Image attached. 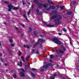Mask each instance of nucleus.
<instances>
[{
    "instance_id": "nucleus-1",
    "label": "nucleus",
    "mask_w": 79,
    "mask_h": 79,
    "mask_svg": "<svg viewBox=\"0 0 79 79\" xmlns=\"http://www.w3.org/2000/svg\"><path fill=\"white\" fill-rule=\"evenodd\" d=\"M50 66V64L48 63L45 65H44L40 67V71L41 72H43L44 71V69H46L47 68H48Z\"/></svg>"
},
{
    "instance_id": "nucleus-2",
    "label": "nucleus",
    "mask_w": 79,
    "mask_h": 79,
    "mask_svg": "<svg viewBox=\"0 0 79 79\" xmlns=\"http://www.w3.org/2000/svg\"><path fill=\"white\" fill-rule=\"evenodd\" d=\"M8 7L9 8L8 10L9 11H10L11 9H13V10H18V8L17 7H13V6L11 4H9V5H8Z\"/></svg>"
},
{
    "instance_id": "nucleus-3",
    "label": "nucleus",
    "mask_w": 79,
    "mask_h": 79,
    "mask_svg": "<svg viewBox=\"0 0 79 79\" xmlns=\"http://www.w3.org/2000/svg\"><path fill=\"white\" fill-rule=\"evenodd\" d=\"M52 40L53 42L55 43V44H59V45L61 44V42L59 41L58 39L53 38L52 39Z\"/></svg>"
},
{
    "instance_id": "nucleus-4",
    "label": "nucleus",
    "mask_w": 79,
    "mask_h": 79,
    "mask_svg": "<svg viewBox=\"0 0 79 79\" xmlns=\"http://www.w3.org/2000/svg\"><path fill=\"white\" fill-rule=\"evenodd\" d=\"M38 6L40 8H42V6H43L44 8H47V7H48V4H47V3H46L45 4H43L39 3V4Z\"/></svg>"
},
{
    "instance_id": "nucleus-5",
    "label": "nucleus",
    "mask_w": 79,
    "mask_h": 79,
    "mask_svg": "<svg viewBox=\"0 0 79 79\" xmlns=\"http://www.w3.org/2000/svg\"><path fill=\"white\" fill-rule=\"evenodd\" d=\"M20 69V70H22V72H20L19 73V75L20 76H21L22 77H24L25 75H24V70L23 69Z\"/></svg>"
},
{
    "instance_id": "nucleus-6",
    "label": "nucleus",
    "mask_w": 79,
    "mask_h": 79,
    "mask_svg": "<svg viewBox=\"0 0 79 79\" xmlns=\"http://www.w3.org/2000/svg\"><path fill=\"white\" fill-rule=\"evenodd\" d=\"M54 51L55 52H56V54H58V55H59L60 54V53H61L62 54H64V52L62 51L61 50H59L58 52V50L57 49H55Z\"/></svg>"
},
{
    "instance_id": "nucleus-7",
    "label": "nucleus",
    "mask_w": 79,
    "mask_h": 79,
    "mask_svg": "<svg viewBox=\"0 0 79 79\" xmlns=\"http://www.w3.org/2000/svg\"><path fill=\"white\" fill-rule=\"evenodd\" d=\"M36 12L37 13L38 15H42V12H39V10H37V9L36 10Z\"/></svg>"
},
{
    "instance_id": "nucleus-8",
    "label": "nucleus",
    "mask_w": 79,
    "mask_h": 79,
    "mask_svg": "<svg viewBox=\"0 0 79 79\" xmlns=\"http://www.w3.org/2000/svg\"><path fill=\"white\" fill-rule=\"evenodd\" d=\"M29 58H30V56H28L26 58L25 60L26 63L29 60Z\"/></svg>"
},
{
    "instance_id": "nucleus-9",
    "label": "nucleus",
    "mask_w": 79,
    "mask_h": 79,
    "mask_svg": "<svg viewBox=\"0 0 79 79\" xmlns=\"http://www.w3.org/2000/svg\"><path fill=\"white\" fill-rule=\"evenodd\" d=\"M56 76V74H54L53 76L51 77L50 79H55V77Z\"/></svg>"
},
{
    "instance_id": "nucleus-10",
    "label": "nucleus",
    "mask_w": 79,
    "mask_h": 79,
    "mask_svg": "<svg viewBox=\"0 0 79 79\" xmlns=\"http://www.w3.org/2000/svg\"><path fill=\"white\" fill-rule=\"evenodd\" d=\"M22 62L20 61V63H18L17 65L18 66H20V67H21V66H22Z\"/></svg>"
},
{
    "instance_id": "nucleus-11",
    "label": "nucleus",
    "mask_w": 79,
    "mask_h": 79,
    "mask_svg": "<svg viewBox=\"0 0 79 79\" xmlns=\"http://www.w3.org/2000/svg\"><path fill=\"white\" fill-rule=\"evenodd\" d=\"M39 42H45V40L42 39H39Z\"/></svg>"
},
{
    "instance_id": "nucleus-12",
    "label": "nucleus",
    "mask_w": 79,
    "mask_h": 79,
    "mask_svg": "<svg viewBox=\"0 0 79 79\" xmlns=\"http://www.w3.org/2000/svg\"><path fill=\"white\" fill-rule=\"evenodd\" d=\"M24 47H26L27 48H29V46H28V45H23Z\"/></svg>"
},
{
    "instance_id": "nucleus-13",
    "label": "nucleus",
    "mask_w": 79,
    "mask_h": 79,
    "mask_svg": "<svg viewBox=\"0 0 79 79\" xmlns=\"http://www.w3.org/2000/svg\"><path fill=\"white\" fill-rule=\"evenodd\" d=\"M60 8L61 9V10H64V8H65V7H64V6H61L60 7Z\"/></svg>"
},
{
    "instance_id": "nucleus-14",
    "label": "nucleus",
    "mask_w": 79,
    "mask_h": 79,
    "mask_svg": "<svg viewBox=\"0 0 79 79\" xmlns=\"http://www.w3.org/2000/svg\"><path fill=\"white\" fill-rule=\"evenodd\" d=\"M31 76H32V77H35V74H34V73H33L31 72Z\"/></svg>"
},
{
    "instance_id": "nucleus-15",
    "label": "nucleus",
    "mask_w": 79,
    "mask_h": 79,
    "mask_svg": "<svg viewBox=\"0 0 79 79\" xmlns=\"http://www.w3.org/2000/svg\"><path fill=\"white\" fill-rule=\"evenodd\" d=\"M39 44V43L38 42V43H36L33 45L34 48H35V47H36V45H37Z\"/></svg>"
},
{
    "instance_id": "nucleus-16",
    "label": "nucleus",
    "mask_w": 79,
    "mask_h": 79,
    "mask_svg": "<svg viewBox=\"0 0 79 79\" xmlns=\"http://www.w3.org/2000/svg\"><path fill=\"white\" fill-rule=\"evenodd\" d=\"M16 76H17L16 75V73H14L13 75V77H14V78H16Z\"/></svg>"
},
{
    "instance_id": "nucleus-17",
    "label": "nucleus",
    "mask_w": 79,
    "mask_h": 79,
    "mask_svg": "<svg viewBox=\"0 0 79 79\" xmlns=\"http://www.w3.org/2000/svg\"><path fill=\"white\" fill-rule=\"evenodd\" d=\"M4 3H6V4H7V5H9V2L8 1H4Z\"/></svg>"
},
{
    "instance_id": "nucleus-18",
    "label": "nucleus",
    "mask_w": 79,
    "mask_h": 79,
    "mask_svg": "<svg viewBox=\"0 0 79 79\" xmlns=\"http://www.w3.org/2000/svg\"><path fill=\"white\" fill-rule=\"evenodd\" d=\"M72 13V12L71 11L68 12H67V15H71Z\"/></svg>"
},
{
    "instance_id": "nucleus-19",
    "label": "nucleus",
    "mask_w": 79,
    "mask_h": 79,
    "mask_svg": "<svg viewBox=\"0 0 79 79\" xmlns=\"http://www.w3.org/2000/svg\"><path fill=\"white\" fill-rule=\"evenodd\" d=\"M31 9H30L28 11L27 15H29V14H30V13H31Z\"/></svg>"
},
{
    "instance_id": "nucleus-20",
    "label": "nucleus",
    "mask_w": 79,
    "mask_h": 79,
    "mask_svg": "<svg viewBox=\"0 0 79 79\" xmlns=\"http://www.w3.org/2000/svg\"><path fill=\"white\" fill-rule=\"evenodd\" d=\"M22 3L23 5H25V0H23L22 1Z\"/></svg>"
},
{
    "instance_id": "nucleus-21",
    "label": "nucleus",
    "mask_w": 79,
    "mask_h": 79,
    "mask_svg": "<svg viewBox=\"0 0 79 79\" xmlns=\"http://www.w3.org/2000/svg\"><path fill=\"white\" fill-rule=\"evenodd\" d=\"M29 32H31V31H32V28H31V27H30L29 28Z\"/></svg>"
},
{
    "instance_id": "nucleus-22",
    "label": "nucleus",
    "mask_w": 79,
    "mask_h": 79,
    "mask_svg": "<svg viewBox=\"0 0 79 79\" xmlns=\"http://www.w3.org/2000/svg\"><path fill=\"white\" fill-rule=\"evenodd\" d=\"M50 8H52V9H55V7L53 6H50Z\"/></svg>"
},
{
    "instance_id": "nucleus-23",
    "label": "nucleus",
    "mask_w": 79,
    "mask_h": 79,
    "mask_svg": "<svg viewBox=\"0 0 79 79\" xmlns=\"http://www.w3.org/2000/svg\"><path fill=\"white\" fill-rule=\"evenodd\" d=\"M50 5L52 4V5H54V3L52 1H50Z\"/></svg>"
},
{
    "instance_id": "nucleus-24",
    "label": "nucleus",
    "mask_w": 79,
    "mask_h": 79,
    "mask_svg": "<svg viewBox=\"0 0 79 79\" xmlns=\"http://www.w3.org/2000/svg\"><path fill=\"white\" fill-rule=\"evenodd\" d=\"M23 17L24 18H25L26 19H27V16H26V15H23Z\"/></svg>"
},
{
    "instance_id": "nucleus-25",
    "label": "nucleus",
    "mask_w": 79,
    "mask_h": 79,
    "mask_svg": "<svg viewBox=\"0 0 79 79\" xmlns=\"http://www.w3.org/2000/svg\"><path fill=\"white\" fill-rule=\"evenodd\" d=\"M53 58V55H50V58L51 59H52Z\"/></svg>"
},
{
    "instance_id": "nucleus-26",
    "label": "nucleus",
    "mask_w": 79,
    "mask_h": 79,
    "mask_svg": "<svg viewBox=\"0 0 79 79\" xmlns=\"http://www.w3.org/2000/svg\"><path fill=\"white\" fill-rule=\"evenodd\" d=\"M34 52H35V50L34 49L32 50L31 51V53L32 54H34Z\"/></svg>"
},
{
    "instance_id": "nucleus-27",
    "label": "nucleus",
    "mask_w": 79,
    "mask_h": 79,
    "mask_svg": "<svg viewBox=\"0 0 79 79\" xmlns=\"http://www.w3.org/2000/svg\"><path fill=\"white\" fill-rule=\"evenodd\" d=\"M57 13V12L56 11H53L52 12V14H55Z\"/></svg>"
},
{
    "instance_id": "nucleus-28",
    "label": "nucleus",
    "mask_w": 79,
    "mask_h": 79,
    "mask_svg": "<svg viewBox=\"0 0 79 79\" xmlns=\"http://www.w3.org/2000/svg\"><path fill=\"white\" fill-rule=\"evenodd\" d=\"M56 18V16H52V19H55V18Z\"/></svg>"
},
{
    "instance_id": "nucleus-29",
    "label": "nucleus",
    "mask_w": 79,
    "mask_h": 79,
    "mask_svg": "<svg viewBox=\"0 0 79 79\" xmlns=\"http://www.w3.org/2000/svg\"><path fill=\"white\" fill-rule=\"evenodd\" d=\"M34 1L35 3H37V2H38V1L37 0H34Z\"/></svg>"
},
{
    "instance_id": "nucleus-30",
    "label": "nucleus",
    "mask_w": 79,
    "mask_h": 79,
    "mask_svg": "<svg viewBox=\"0 0 79 79\" xmlns=\"http://www.w3.org/2000/svg\"><path fill=\"white\" fill-rule=\"evenodd\" d=\"M34 34L35 35H37V32L36 31L34 32Z\"/></svg>"
},
{
    "instance_id": "nucleus-31",
    "label": "nucleus",
    "mask_w": 79,
    "mask_h": 79,
    "mask_svg": "<svg viewBox=\"0 0 79 79\" xmlns=\"http://www.w3.org/2000/svg\"><path fill=\"white\" fill-rule=\"evenodd\" d=\"M63 31H64V32H67V30H66V29L64 28L63 29Z\"/></svg>"
},
{
    "instance_id": "nucleus-32",
    "label": "nucleus",
    "mask_w": 79,
    "mask_h": 79,
    "mask_svg": "<svg viewBox=\"0 0 79 79\" xmlns=\"http://www.w3.org/2000/svg\"><path fill=\"white\" fill-rule=\"evenodd\" d=\"M69 39L70 40V44H71V38L70 37H69Z\"/></svg>"
},
{
    "instance_id": "nucleus-33",
    "label": "nucleus",
    "mask_w": 79,
    "mask_h": 79,
    "mask_svg": "<svg viewBox=\"0 0 79 79\" xmlns=\"http://www.w3.org/2000/svg\"><path fill=\"white\" fill-rule=\"evenodd\" d=\"M10 43H13V40L11 39L10 40Z\"/></svg>"
},
{
    "instance_id": "nucleus-34",
    "label": "nucleus",
    "mask_w": 79,
    "mask_h": 79,
    "mask_svg": "<svg viewBox=\"0 0 79 79\" xmlns=\"http://www.w3.org/2000/svg\"><path fill=\"white\" fill-rule=\"evenodd\" d=\"M35 54H38V55H39V51H37L36 52Z\"/></svg>"
},
{
    "instance_id": "nucleus-35",
    "label": "nucleus",
    "mask_w": 79,
    "mask_h": 79,
    "mask_svg": "<svg viewBox=\"0 0 79 79\" xmlns=\"http://www.w3.org/2000/svg\"><path fill=\"white\" fill-rule=\"evenodd\" d=\"M31 69L32 70H33V71H36V69L34 68H32Z\"/></svg>"
},
{
    "instance_id": "nucleus-36",
    "label": "nucleus",
    "mask_w": 79,
    "mask_h": 79,
    "mask_svg": "<svg viewBox=\"0 0 79 79\" xmlns=\"http://www.w3.org/2000/svg\"><path fill=\"white\" fill-rule=\"evenodd\" d=\"M43 36H41V37H44V36H45V33H43Z\"/></svg>"
},
{
    "instance_id": "nucleus-37",
    "label": "nucleus",
    "mask_w": 79,
    "mask_h": 79,
    "mask_svg": "<svg viewBox=\"0 0 79 79\" xmlns=\"http://www.w3.org/2000/svg\"><path fill=\"white\" fill-rule=\"evenodd\" d=\"M46 10H47V11H49V10H50V8H47Z\"/></svg>"
},
{
    "instance_id": "nucleus-38",
    "label": "nucleus",
    "mask_w": 79,
    "mask_h": 79,
    "mask_svg": "<svg viewBox=\"0 0 79 79\" xmlns=\"http://www.w3.org/2000/svg\"><path fill=\"white\" fill-rule=\"evenodd\" d=\"M21 55V52H19V56H20V55Z\"/></svg>"
},
{
    "instance_id": "nucleus-39",
    "label": "nucleus",
    "mask_w": 79,
    "mask_h": 79,
    "mask_svg": "<svg viewBox=\"0 0 79 79\" xmlns=\"http://www.w3.org/2000/svg\"><path fill=\"white\" fill-rule=\"evenodd\" d=\"M50 67H52L53 66V65L52 64H50Z\"/></svg>"
},
{
    "instance_id": "nucleus-40",
    "label": "nucleus",
    "mask_w": 79,
    "mask_h": 79,
    "mask_svg": "<svg viewBox=\"0 0 79 79\" xmlns=\"http://www.w3.org/2000/svg\"><path fill=\"white\" fill-rule=\"evenodd\" d=\"M11 45L12 47H14V46H15V44H11Z\"/></svg>"
},
{
    "instance_id": "nucleus-41",
    "label": "nucleus",
    "mask_w": 79,
    "mask_h": 79,
    "mask_svg": "<svg viewBox=\"0 0 79 79\" xmlns=\"http://www.w3.org/2000/svg\"><path fill=\"white\" fill-rule=\"evenodd\" d=\"M27 64L28 65V67H29V66H30L29 65H30V64H29V62H27Z\"/></svg>"
},
{
    "instance_id": "nucleus-42",
    "label": "nucleus",
    "mask_w": 79,
    "mask_h": 79,
    "mask_svg": "<svg viewBox=\"0 0 79 79\" xmlns=\"http://www.w3.org/2000/svg\"><path fill=\"white\" fill-rule=\"evenodd\" d=\"M22 60L23 61V62H25V63H26V61H25V60L24 59H23Z\"/></svg>"
},
{
    "instance_id": "nucleus-43",
    "label": "nucleus",
    "mask_w": 79,
    "mask_h": 79,
    "mask_svg": "<svg viewBox=\"0 0 79 79\" xmlns=\"http://www.w3.org/2000/svg\"><path fill=\"white\" fill-rule=\"evenodd\" d=\"M43 23L44 24H46L47 23L45 22H43Z\"/></svg>"
},
{
    "instance_id": "nucleus-44",
    "label": "nucleus",
    "mask_w": 79,
    "mask_h": 79,
    "mask_svg": "<svg viewBox=\"0 0 79 79\" xmlns=\"http://www.w3.org/2000/svg\"><path fill=\"white\" fill-rule=\"evenodd\" d=\"M63 50H64V51H66V49L65 48H63Z\"/></svg>"
},
{
    "instance_id": "nucleus-45",
    "label": "nucleus",
    "mask_w": 79,
    "mask_h": 79,
    "mask_svg": "<svg viewBox=\"0 0 79 79\" xmlns=\"http://www.w3.org/2000/svg\"><path fill=\"white\" fill-rule=\"evenodd\" d=\"M75 3H76V2L75 1L73 2V4H75Z\"/></svg>"
},
{
    "instance_id": "nucleus-46",
    "label": "nucleus",
    "mask_w": 79,
    "mask_h": 79,
    "mask_svg": "<svg viewBox=\"0 0 79 79\" xmlns=\"http://www.w3.org/2000/svg\"><path fill=\"white\" fill-rule=\"evenodd\" d=\"M59 34L60 35H62V34L60 33H59Z\"/></svg>"
},
{
    "instance_id": "nucleus-47",
    "label": "nucleus",
    "mask_w": 79,
    "mask_h": 79,
    "mask_svg": "<svg viewBox=\"0 0 79 79\" xmlns=\"http://www.w3.org/2000/svg\"><path fill=\"white\" fill-rule=\"evenodd\" d=\"M2 56V54L0 53V56Z\"/></svg>"
},
{
    "instance_id": "nucleus-48",
    "label": "nucleus",
    "mask_w": 79,
    "mask_h": 79,
    "mask_svg": "<svg viewBox=\"0 0 79 79\" xmlns=\"http://www.w3.org/2000/svg\"><path fill=\"white\" fill-rule=\"evenodd\" d=\"M46 26H48V27H50V25H46Z\"/></svg>"
},
{
    "instance_id": "nucleus-49",
    "label": "nucleus",
    "mask_w": 79,
    "mask_h": 79,
    "mask_svg": "<svg viewBox=\"0 0 79 79\" xmlns=\"http://www.w3.org/2000/svg\"><path fill=\"white\" fill-rule=\"evenodd\" d=\"M21 58L22 59H24V57H23V56H21Z\"/></svg>"
},
{
    "instance_id": "nucleus-50",
    "label": "nucleus",
    "mask_w": 79,
    "mask_h": 79,
    "mask_svg": "<svg viewBox=\"0 0 79 79\" xmlns=\"http://www.w3.org/2000/svg\"><path fill=\"white\" fill-rule=\"evenodd\" d=\"M25 69H26L27 68V66L26 65H25Z\"/></svg>"
},
{
    "instance_id": "nucleus-51",
    "label": "nucleus",
    "mask_w": 79,
    "mask_h": 79,
    "mask_svg": "<svg viewBox=\"0 0 79 79\" xmlns=\"http://www.w3.org/2000/svg\"><path fill=\"white\" fill-rule=\"evenodd\" d=\"M27 4H28V5H30V3L29 2H28V3H27Z\"/></svg>"
},
{
    "instance_id": "nucleus-52",
    "label": "nucleus",
    "mask_w": 79,
    "mask_h": 79,
    "mask_svg": "<svg viewBox=\"0 0 79 79\" xmlns=\"http://www.w3.org/2000/svg\"><path fill=\"white\" fill-rule=\"evenodd\" d=\"M4 24H6V22H4Z\"/></svg>"
},
{
    "instance_id": "nucleus-53",
    "label": "nucleus",
    "mask_w": 79,
    "mask_h": 79,
    "mask_svg": "<svg viewBox=\"0 0 79 79\" xmlns=\"http://www.w3.org/2000/svg\"><path fill=\"white\" fill-rule=\"evenodd\" d=\"M55 22H58V20H55Z\"/></svg>"
},
{
    "instance_id": "nucleus-54",
    "label": "nucleus",
    "mask_w": 79,
    "mask_h": 79,
    "mask_svg": "<svg viewBox=\"0 0 79 79\" xmlns=\"http://www.w3.org/2000/svg\"><path fill=\"white\" fill-rule=\"evenodd\" d=\"M34 7V6H33V5H32V6H31V8H33V7Z\"/></svg>"
},
{
    "instance_id": "nucleus-55",
    "label": "nucleus",
    "mask_w": 79,
    "mask_h": 79,
    "mask_svg": "<svg viewBox=\"0 0 79 79\" xmlns=\"http://www.w3.org/2000/svg\"><path fill=\"white\" fill-rule=\"evenodd\" d=\"M50 62H52V60H50Z\"/></svg>"
},
{
    "instance_id": "nucleus-56",
    "label": "nucleus",
    "mask_w": 79,
    "mask_h": 79,
    "mask_svg": "<svg viewBox=\"0 0 79 79\" xmlns=\"http://www.w3.org/2000/svg\"><path fill=\"white\" fill-rule=\"evenodd\" d=\"M61 18H62V17H60L59 19H61Z\"/></svg>"
},
{
    "instance_id": "nucleus-57",
    "label": "nucleus",
    "mask_w": 79,
    "mask_h": 79,
    "mask_svg": "<svg viewBox=\"0 0 79 79\" xmlns=\"http://www.w3.org/2000/svg\"><path fill=\"white\" fill-rule=\"evenodd\" d=\"M56 6H57V8H59V6L57 5Z\"/></svg>"
},
{
    "instance_id": "nucleus-58",
    "label": "nucleus",
    "mask_w": 79,
    "mask_h": 79,
    "mask_svg": "<svg viewBox=\"0 0 79 79\" xmlns=\"http://www.w3.org/2000/svg\"><path fill=\"white\" fill-rule=\"evenodd\" d=\"M70 5H71V0H70Z\"/></svg>"
},
{
    "instance_id": "nucleus-59",
    "label": "nucleus",
    "mask_w": 79,
    "mask_h": 79,
    "mask_svg": "<svg viewBox=\"0 0 79 79\" xmlns=\"http://www.w3.org/2000/svg\"><path fill=\"white\" fill-rule=\"evenodd\" d=\"M1 61H2V62H3V60H1Z\"/></svg>"
},
{
    "instance_id": "nucleus-60",
    "label": "nucleus",
    "mask_w": 79,
    "mask_h": 79,
    "mask_svg": "<svg viewBox=\"0 0 79 79\" xmlns=\"http://www.w3.org/2000/svg\"><path fill=\"white\" fill-rule=\"evenodd\" d=\"M15 29H16V30L17 31V30H18V29L17 28H15Z\"/></svg>"
},
{
    "instance_id": "nucleus-61",
    "label": "nucleus",
    "mask_w": 79,
    "mask_h": 79,
    "mask_svg": "<svg viewBox=\"0 0 79 79\" xmlns=\"http://www.w3.org/2000/svg\"><path fill=\"white\" fill-rule=\"evenodd\" d=\"M56 66L57 67H58V66H59V65H57Z\"/></svg>"
},
{
    "instance_id": "nucleus-62",
    "label": "nucleus",
    "mask_w": 79,
    "mask_h": 79,
    "mask_svg": "<svg viewBox=\"0 0 79 79\" xmlns=\"http://www.w3.org/2000/svg\"><path fill=\"white\" fill-rule=\"evenodd\" d=\"M7 64H5V65L7 66Z\"/></svg>"
},
{
    "instance_id": "nucleus-63",
    "label": "nucleus",
    "mask_w": 79,
    "mask_h": 79,
    "mask_svg": "<svg viewBox=\"0 0 79 79\" xmlns=\"http://www.w3.org/2000/svg\"><path fill=\"white\" fill-rule=\"evenodd\" d=\"M48 3H50V1H49L48 0Z\"/></svg>"
},
{
    "instance_id": "nucleus-64",
    "label": "nucleus",
    "mask_w": 79,
    "mask_h": 79,
    "mask_svg": "<svg viewBox=\"0 0 79 79\" xmlns=\"http://www.w3.org/2000/svg\"><path fill=\"white\" fill-rule=\"evenodd\" d=\"M23 27H24V25H23Z\"/></svg>"
}]
</instances>
